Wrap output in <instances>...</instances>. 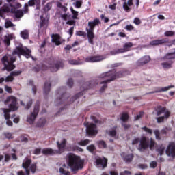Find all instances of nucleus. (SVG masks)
I'll use <instances>...</instances> for the list:
<instances>
[{
  "mask_svg": "<svg viewBox=\"0 0 175 175\" xmlns=\"http://www.w3.org/2000/svg\"><path fill=\"white\" fill-rule=\"evenodd\" d=\"M11 76H18L20 75H21V71L18 70V71H14V72H12L11 73Z\"/></svg>",
  "mask_w": 175,
  "mask_h": 175,
  "instance_id": "de8ad7c7",
  "label": "nucleus"
},
{
  "mask_svg": "<svg viewBox=\"0 0 175 175\" xmlns=\"http://www.w3.org/2000/svg\"><path fill=\"white\" fill-rule=\"evenodd\" d=\"M110 175H118V173L116 171H111L109 172Z\"/></svg>",
  "mask_w": 175,
  "mask_h": 175,
  "instance_id": "774afa93",
  "label": "nucleus"
},
{
  "mask_svg": "<svg viewBox=\"0 0 175 175\" xmlns=\"http://www.w3.org/2000/svg\"><path fill=\"white\" fill-rule=\"evenodd\" d=\"M40 19H41V27H43V24L46 23V19H44L43 16H40Z\"/></svg>",
  "mask_w": 175,
  "mask_h": 175,
  "instance_id": "13d9d810",
  "label": "nucleus"
},
{
  "mask_svg": "<svg viewBox=\"0 0 175 175\" xmlns=\"http://www.w3.org/2000/svg\"><path fill=\"white\" fill-rule=\"evenodd\" d=\"M91 141L90 139H83L78 142L79 146H87L90 144Z\"/></svg>",
  "mask_w": 175,
  "mask_h": 175,
  "instance_id": "cd10ccee",
  "label": "nucleus"
},
{
  "mask_svg": "<svg viewBox=\"0 0 175 175\" xmlns=\"http://www.w3.org/2000/svg\"><path fill=\"white\" fill-rule=\"evenodd\" d=\"M5 105H8V108H2L1 110L4 114V118L5 120H9L10 118V111H16L18 110V104L17 103V98L15 96H10L7 97L5 100Z\"/></svg>",
  "mask_w": 175,
  "mask_h": 175,
  "instance_id": "f03ea898",
  "label": "nucleus"
},
{
  "mask_svg": "<svg viewBox=\"0 0 175 175\" xmlns=\"http://www.w3.org/2000/svg\"><path fill=\"white\" fill-rule=\"evenodd\" d=\"M5 28H10V27H14V25L10 21H6L5 23Z\"/></svg>",
  "mask_w": 175,
  "mask_h": 175,
  "instance_id": "e433bc0d",
  "label": "nucleus"
},
{
  "mask_svg": "<svg viewBox=\"0 0 175 175\" xmlns=\"http://www.w3.org/2000/svg\"><path fill=\"white\" fill-rule=\"evenodd\" d=\"M117 129V127L114 126L111 129H108L106 131L107 135H109V136H111V137H115L116 135H117V131H116Z\"/></svg>",
  "mask_w": 175,
  "mask_h": 175,
  "instance_id": "5701e85b",
  "label": "nucleus"
},
{
  "mask_svg": "<svg viewBox=\"0 0 175 175\" xmlns=\"http://www.w3.org/2000/svg\"><path fill=\"white\" fill-rule=\"evenodd\" d=\"M20 35L23 39H28L29 36V33H28L27 30L21 31Z\"/></svg>",
  "mask_w": 175,
  "mask_h": 175,
  "instance_id": "bb28decb",
  "label": "nucleus"
},
{
  "mask_svg": "<svg viewBox=\"0 0 175 175\" xmlns=\"http://www.w3.org/2000/svg\"><path fill=\"white\" fill-rule=\"evenodd\" d=\"M4 136L6 139H13V134L12 133L5 132L4 133Z\"/></svg>",
  "mask_w": 175,
  "mask_h": 175,
  "instance_id": "37998d69",
  "label": "nucleus"
},
{
  "mask_svg": "<svg viewBox=\"0 0 175 175\" xmlns=\"http://www.w3.org/2000/svg\"><path fill=\"white\" fill-rule=\"evenodd\" d=\"M19 121H20V118L16 117L15 118H14V122L15 124H18Z\"/></svg>",
  "mask_w": 175,
  "mask_h": 175,
  "instance_id": "680f3d73",
  "label": "nucleus"
},
{
  "mask_svg": "<svg viewBox=\"0 0 175 175\" xmlns=\"http://www.w3.org/2000/svg\"><path fill=\"white\" fill-rule=\"evenodd\" d=\"M128 118H129L128 113H122L120 116L121 121H123V122H125V121H128Z\"/></svg>",
  "mask_w": 175,
  "mask_h": 175,
  "instance_id": "7c9ffc66",
  "label": "nucleus"
},
{
  "mask_svg": "<svg viewBox=\"0 0 175 175\" xmlns=\"http://www.w3.org/2000/svg\"><path fill=\"white\" fill-rule=\"evenodd\" d=\"M73 5L75 8L79 9V8H81V5H83V1L77 0L75 3H73Z\"/></svg>",
  "mask_w": 175,
  "mask_h": 175,
  "instance_id": "72a5a7b5",
  "label": "nucleus"
},
{
  "mask_svg": "<svg viewBox=\"0 0 175 175\" xmlns=\"http://www.w3.org/2000/svg\"><path fill=\"white\" fill-rule=\"evenodd\" d=\"M60 16L62 17V18H63V20H65L66 21V20H69V18L70 17V16L69 15V14H63L61 13Z\"/></svg>",
  "mask_w": 175,
  "mask_h": 175,
  "instance_id": "4c0bfd02",
  "label": "nucleus"
},
{
  "mask_svg": "<svg viewBox=\"0 0 175 175\" xmlns=\"http://www.w3.org/2000/svg\"><path fill=\"white\" fill-rule=\"evenodd\" d=\"M126 29L127 31H132V30H133V26H132V25H129L126 26Z\"/></svg>",
  "mask_w": 175,
  "mask_h": 175,
  "instance_id": "603ef678",
  "label": "nucleus"
},
{
  "mask_svg": "<svg viewBox=\"0 0 175 175\" xmlns=\"http://www.w3.org/2000/svg\"><path fill=\"white\" fill-rule=\"evenodd\" d=\"M171 88H174V85H169V86L162 88L161 89V91H163V92H165V91H169V90H170Z\"/></svg>",
  "mask_w": 175,
  "mask_h": 175,
  "instance_id": "79ce46f5",
  "label": "nucleus"
},
{
  "mask_svg": "<svg viewBox=\"0 0 175 175\" xmlns=\"http://www.w3.org/2000/svg\"><path fill=\"white\" fill-rule=\"evenodd\" d=\"M99 24H100L99 19H94L93 21L88 22L89 28H87L86 31L89 43L90 44L94 43V38H95V36L94 35V29L96 25H99Z\"/></svg>",
  "mask_w": 175,
  "mask_h": 175,
  "instance_id": "0eeeda50",
  "label": "nucleus"
},
{
  "mask_svg": "<svg viewBox=\"0 0 175 175\" xmlns=\"http://www.w3.org/2000/svg\"><path fill=\"white\" fill-rule=\"evenodd\" d=\"M59 173L61 174L64 175H70V172L68 170V167L64 164L60 168H59Z\"/></svg>",
  "mask_w": 175,
  "mask_h": 175,
  "instance_id": "b1692460",
  "label": "nucleus"
},
{
  "mask_svg": "<svg viewBox=\"0 0 175 175\" xmlns=\"http://www.w3.org/2000/svg\"><path fill=\"white\" fill-rule=\"evenodd\" d=\"M6 124L8 126H12V125H13V122L10 120H7L6 122Z\"/></svg>",
  "mask_w": 175,
  "mask_h": 175,
  "instance_id": "338daca9",
  "label": "nucleus"
},
{
  "mask_svg": "<svg viewBox=\"0 0 175 175\" xmlns=\"http://www.w3.org/2000/svg\"><path fill=\"white\" fill-rule=\"evenodd\" d=\"M150 165V167L154 169V167H157V161H152Z\"/></svg>",
  "mask_w": 175,
  "mask_h": 175,
  "instance_id": "3c124183",
  "label": "nucleus"
},
{
  "mask_svg": "<svg viewBox=\"0 0 175 175\" xmlns=\"http://www.w3.org/2000/svg\"><path fill=\"white\" fill-rule=\"evenodd\" d=\"M134 24H135L136 25H139L140 24V19L135 18L134 19Z\"/></svg>",
  "mask_w": 175,
  "mask_h": 175,
  "instance_id": "6e6d98bb",
  "label": "nucleus"
},
{
  "mask_svg": "<svg viewBox=\"0 0 175 175\" xmlns=\"http://www.w3.org/2000/svg\"><path fill=\"white\" fill-rule=\"evenodd\" d=\"M1 61L6 70H8V72H10V70H13V69L16 68V66L13 65V62L16 61V58L12 57L10 55H5L2 58Z\"/></svg>",
  "mask_w": 175,
  "mask_h": 175,
  "instance_id": "9d476101",
  "label": "nucleus"
},
{
  "mask_svg": "<svg viewBox=\"0 0 175 175\" xmlns=\"http://www.w3.org/2000/svg\"><path fill=\"white\" fill-rule=\"evenodd\" d=\"M34 154L36 155H39V154H40V148H37L34 150Z\"/></svg>",
  "mask_w": 175,
  "mask_h": 175,
  "instance_id": "5fc2aeb1",
  "label": "nucleus"
},
{
  "mask_svg": "<svg viewBox=\"0 0 175 175\" xmlns=\"http://www.w3.org/2000/svg\"><path fill=\"white\" fill-rule=\"evenodd\" d=\"M13 80H14V78H13L12 74H10V75H8V76L5 78V83H10V82L13 81Z\"/></svg>",
  "mask_w": 175,
  "mask_h": 175,
  "instance_id": "c9c22d12",
  "label": "nucleus"
},
{
  "mask_svg": "<svg viewBox=\"0 0 175 175\" xmlns=\"http://www.w3.org/2000/svg\"><path fill=\"white\" fill-rule=\"evenodd\" d=\"M22 166L25 170V174L23 171H19L17 173L18 175H29V172H31V173L36 172V163H32V161L29 158H25L23 160Z\"/></svg>",
  "mask_w": 175,
  "mask_h": 175,
  "instance_id": "20e7f679",
  "label": "nucleus"
},
{
  "mask_svg": "<svg viewBox=\"0 0 175 175\" xmlns=\"http://www.w3.org/2000/svg\"><path fill=\"white\" fill-rule=\"evenodd\" d=\"M40 3V1L39 0H30L29 1V6H33V5H35V3Z\"/></svg>",
  "mask_w": 175,
  "mask_h": 175,
  "instance_id": "c03bdc74",
  "label": "nucleus"
},
{
  "mask_svg": "<svg viewBox=\"0 0 175 175\" xmlns=\"http://www.w3.org/2000/svg\"><path fill=\"white\" fill-rule=\"evenodd\" d=\"M103 59H106V56L101 55V56H94V57H90L85 59L86 62H99L100 61H103Z\"/></svg>",
  "mask_w": 175,
  "mask_h": 175,
  "instance_id": "f3484780",
  "label": "nucleus"
},
{
  "mask_svg": "<svg viewBox=\"0 0 175 175\" xmlns=\"http://www.w3.org/2000/svg\"><path fill=\"white\" fill-rule=\"evenodd\" d=\"M140 169H147V165L146 164H141L139 165Z\"/></svg>",
  "mask_w": 175,
  "mask_h": 175,
  "instance_id": "69168bd1",
  "label": "nucleus"
},
{
  "mask_svg": "<svg viewBox=\"0 0 175 175\" xmlns=\"http://www.w3.org/2000/svg\"><path fill=\"white\" fill-rule=\"evenodd\" d=\"M39 113V105H36L34 107L33 111L27 116V121L29 124H33L35 122V120H36V117L38 116V113Z\"/></svg>",
  "mask_w": 175,
  "mask_h": 175,
  "instance_id": "4468645a",
  "label": "nucleus"
},
{
  "mask_svg": "<svg viewBox=\"0 0 175 175\" xmlns=\"http://www.w3.org/2000/svg\"><path fill=\"white\" fill-rule=\"evenodd\" d=\"M97 167L99 169H105L107 165V159L106 158H97L96 159Z\"/></svg>",
  "mask_w": 175,
  "mask_h": 175,
  "instance_id": "2eb2a0df",
  "label": "nucleus"
},
{
  "mask_svg": "<svg viewBox=\"0 0 175 175\" xmlns=\"http://www.w3.org/2000/svg\"><path fill=\"white\" fill-rule=\"evenodd\" d=\"M70 9L72 14V18L74 20H76V18H77V16H79V12L75 11V10H73V8H70Z\"/></svg>",
  "mask_w": 175,
  "mask_h": 175,
  "instance_id": "2f4dec72",
  "label": "nucleus"
},
{
  "mask_svg": "<svg viewBox=\"0 0 175 175\" xmlns=\"http://www.w3.org/2000/svg\"><path fill=\"white\" fill-rule=\"evenodd\" d=\"M71 150L72 151H79V152H83V148H81L77 146H75V145H73L72 146Z\"/></svg>",
  "mask_w": 175,
  "mask_h": 175,
  "instance_id": "473e14b6",
  "label": "nucleus"
},
{
  "mask_svg": "<svg viewBox=\"0 0 175 175\" xmlns=\"http://www.w3.org/2000/svg\"><path fill=\"white\" fill-rule=\"evenodd\" d=\"M46 125H47V120L44 118H41L37 121L36 126L38 128H43Z\"/></svg>",
  "mask_w": 175,
  "mask_h": 175,
  "instance_id": "4be33fe9",
  "label": "nucleus"
},
{
  "mask_svg": "<svg viewBox=\"0 0 175 175\" xmlns=\"http://www.w3.org/2000/svg\"><path fill=\"white\" fill-rule=\"evenodd\" d=\"M109 9L114 10L116 9V4H112L109 5Z\"/></svg>",
  "mask_w": 175,
  "mask_h": 175,
  "instance_id": "0e129e2a",
  "label": "nucleus"
},
{
  "mask_svg": "<svg viewBox=\"0 0 175 175\" xmlns=\"http://www.w3.org/2000/svg\"><path fill=\"white\" fill-rule=\"evenodd\" d=\"M86 149L88 150V151H89L90 152H94V151H95V146L94 145H90L88 146H87Z\"/></svg>",
  "mask_w": 175,
  "mask_h": 175,
  "instance_id": "ea45409f",
  "label": "nucleus"
},
{
  "mask_svg": "<svg viewBox=\"0 0 175 175\" xmlns=\"http://www.w3.org/2000/svg\"><path fill=\"white\" fill-rule=\"evenodd\" d=\"M142 131L147 133V135H152V130L150 129H148L146 126L142 127Z\"/></svg>",
  "mask_w": 175,
  "mask_h": 175,
  "instance_id": "c756f323",
  "label": "nucleus"
},
{
  "mask_svg": "<svg viewBox=\"0 0 175 175\" xmlns=\"http://www.w3.org/2000/svg\"><path fill=\"white\" fill-rule=\"evenodd\" d=\"M165 36H175V31H167L164 33Z\"/></svg>",
  "mask_w": 175,
  "mask_h": 175,
  "instance_id": "58836bf2",
  "label": "nucleus"
},
{
  "mask_svg": "<svg viewBox=\"0 0 175 175\" xmlns=\"http://www.w3.org/2000/svg\"><path fill=\"white\" fill-rule=\"evenodd\" d=\"M137 143H139V139L138 138L134 139L132 142V144H137Z\"/></svg>",
  "mask_w": 175,
  "mask_h": 175,
  "instance_id": "e2e57ef3",
  "label": "nucleus"
},
{
  "mask_svg": "<svg viewBox=\"0 0 175 175\" xmlns=\"http://www.w3.org/2000/svg\"><path fill=\"white\" fill-rule=\"evenodd\" d=\"M5 91H6V92H8V94H12V88L5 85Z\"/></svg>",
  "mask_w": 175,
  "mask_h": 175,
  "instance_id": "09e8293b",
  "label": "nucleus"
},
{
  "mask_svg": "<svg viewBox=\"0 0 175 175\" xmlns=\"http://www.w3.org/2000/svg\"><path fill=\"white\" fill-rule=\"evenodd\" d=\"M102 79H103V82L100 84H103L100 90V92H103L106 88H107V85L106 83H109V81H113L116 79V72L114 71H109L108 72H105L101 75Z\"/></svg>",
  "mask_w": 175,
  "mask_h": 175,
  "instance_id": "423d86ee",
  "label": "nucleus"
},
{
  "mask_svg": "<svg viewBox=\"0 0 175 175\" xmlns=\"http://www.w3.org/2000/svg\"><path fill=\"white\" fill-rule=\"evenodd\" d=\"M166 154L171 158H174L175 157V143H171L169 144L166 150Z\"/></svg>",
  "mask_w": 175,
  "mask_h": 175,
  "instance_id": "dca6fc26",
  "label": "nucleus"
},
{
  "mask_svg": "<svg viewBox=\"0 0 175 175\" xmlns=\"http://www.w3.org/2000/svg\"><path fill=\"white\" fill-rule=\"evenodd\" d=\"M122 125L123 128H124L125 129H128L131 126V125H129L126 123H122Z\"/></svg>",
  "mask_w": 175,
  "mask_h": 175,
  "instance_id": "4d7b16f0",
  "label": "nucleus"
},
{
  "mask_svg": "<svg viewBox=\"0 0 175 175\" xmlns=\"http://www.w3.org/2000/svg\"><path fill=\"white\" fill-rule=\"evenodd\" d=\"M24 55L26 58H31V50L23 46V44L16 43V49L12 52V55Z\"/></svg>",
  "mask_w": 175,
  "mask_h": 175,
  "instance_id": "6e6552de",
  "label": "nucleus"
},
{
  "mask_svg": "<svg viewBox=\"0 0 175 175\" xmlns=\"http://www.w3.org/2000/svg\"><path fill=\"white\" fill-rule=\"evenodd\" d=\"M131 47H133V44L132 42H126L124 44L123 49H120L111 51V55H116V54H120L121 53H126L129 51Z\"/></svg>",
  "mask_w": 175,
  "mask_h": 175,
  "instance_id": "f8f14e48",
  "label": "nucleus"
},
{
  "mask_svg": "<svg viewBox=\"0 0 175 175\" xmlns=\"http://www.w3.org/2000/svg\"><path fill=\"white\" fill-rule=\"evenodd\" d=\"M14 1L16 0H7V3L4 4V5L0 9V17L2 16V13H15L16 17L20 18V17H23L24 14L21 10L16 11L14 8Z\"/></svg>",
  "mask_w": 175,
  "mask_h": 175,
  "instance_id": "7ed1b4c3",
  "label": "nucleus"
},
{
  "mask_svg": "<svg viewBox=\"0 0 175 175\" xmlns=\"http://www.w3.org/2000/svg\"><path fill=\"white\" fill-rule=\"evenodd\" d=\"M57 8H59L62 12H66L68 10V8L66 6L62 5L61 3H57Z\"/></svg>",
  "mask_w": 175,
  "mask_h": 175,
  "instance_id": "f704fd0d",
  "label": "nucleus"
},
{
  "mask_svg": "<svg viewBox=\"0 0 175 175\" xmlns=\"http://www.w3.org/2000/svg\"><path fill=\"white\" fill-rule=\"evenodd\" d=\"M154 133L155 135V137L157 140L161 139V133H159V131L158 130H154Z\"/></svg>",
  "mask_w": 175,
  "mask_h": 175,
  "instance_id": "a19ab883",
  "label": "nucleus"
},
{
  "mask_svg": "<svg viewBox=\"0 0 175 175\" xmlns=\"http://www.w3.org/2000/svg\"><path fill=\"white\" fill-rule=\"evenodd\" d=\"M52 42H53V43H55L56 46H59V44H61V43H62L64 40H62V38H61V36H59V35L53 34L52 35Z\"/></svg>",
  "mask_w": 175,
  "mask_h": 175,
  "instance_id": "aec40b11",
  "label": "nucleus"
},
{
  "mask_svg": "<svg viewBox=\"0 0 175 175\" xmlns=\"http://www.w3.org/2000/svg\"><path fill=\"white\" fill-rule=\"evenodd\" d=\"M120 175H132L131 171H124L120 174Z\"/></svg>",
  "mask_w": 175,
  "mask_h": 175,
  "instance_id": "8fccbe9b",
  "label": "nucleus"
},
{
  "mask_svg": "<svg viewBox=\"0 0 175 175\" xmlns=\"http://www.w3.org/2000/svg\"><path fill=\"white\" fill-rule=\"evenodd\" d=\"M133 5V0H128L126 2H124L123 4V8L124 10H130L131 8L130 6H132Z\"/></svg>",
  "mask_w": 175,
  "mask_h": 175,
  "instance_id": "393cba45",
  "label": "nucleus"
},
{
  "mask_svg": "<svg viewBox=\"0 0 175 175\" xmlns=\"http://www.w3.org/2000/svg\"><path fill=\"white\" fill-rule=\"evenodd\" d=\"M84 126H86V133L89 135V136H96V135H98V129L94 124L85 122Z\"/></svg>",
  "mask_w": 175,
  "mask_h": 175,
  "instance_id": "9b49d317",
  "label": "nucleus"
},
{
  "mask_svg": "<svg viewBox=\"0 0 175 175\" xmlns=\"http://www.w3.org/2000/svg\"><path fill=\"white\" fill-rule=\"evenodd\" d=\"M44 91H45V92H49V91H50V83L45 84Z\"/></svg>",
  "mask_w": 175,
  "mask_h": 175,
  "instance_id": "49530a36",
  "label": "nucleus"
},
{
  "mask_svg": "<svg viewBox=\"0 0 175 175\" xmlns=\"http://www.w3.org/2000/svg\"><path fill=\"white\" fill-rule=\"evenodd\" d=\"M76 35L78 36H83L84 32H83V31H77Z\"/></svg>",
  "mask_w": 175,
  "mask_h": 175,
  "instance_id": "bf43d9fd",
  "label": "nucleus"
},
{
  "mask_svg": "<svg viewBox=\"0 0 175 175\" xmlns=\"http://www.w3.org/2000/svg\"><path fill=\"white\" fill-rule=\"evenodd\" d=\"M16 39V36L14 33H8L4 36L3 42L5 43V46H10V40H13Z\"/></svg>",
  "mask_w": 175,
  "mask_h": 175,
  "instance_id": "a211bd4d",
  "label": "nucleus"
},
{
  "mask_svg": "<svg viewBox=\"0 0 175 175\" xmlns=\"http://www.w3.org/2000/svg\"><path fill=\"white\" fill-rule=\"evenodd\" d=\"M158 116H161L157 118V122H163L165 120L169 118L170 113L165 108H162L157 113Z\"/></svg>",
  "mask_w": 175,
  "mask_h": 175,
  "instance_id": "ddd939ff",
  "label": "nucleus"
},
{
  "mask_svg": "<svg viewBox=\"0 0 175 175\" xmlns=\"http://www.w3.org/2000/svg\"><path fill=\"white\" fill-rule=\"evenodd\" d=\"M122 158L125 161V162H131L132 159H133V154H126L125 152H123L121 154Z\"/></svg>",
  "mask_w": 175,
  "mask_h": 175,
  "instance_id": "412c9836",
  "label": "nucleus"
},
{
  "mask_svg": "<svg viewBox=\"0 0 175 175\" xmlns=\"http://www.w3.org/2000/svg\"><path fill=\"white\" fill-rule=\"evenodd\" d=\"M66 143V140L65 139H62L57 142L58 150H54L51 148H46L42 149V154H44V155H53V154H62V152H64Z\"/></svg>",
  "mask_w": 175,
  "mask_h": 175,
  "instance_id": "39448f33",
  "label": "nucleus"
},
{
  "mask_svg": "<svg viewBox=\"0 0 175 175\" xmlns=\"http://www.w3.org/2000/svg\"><path fill=\"white\" fill-rule=\"evenodd\" d=\"M155 146V141L152 138L150 139V142L147 141V138L146 137H142L139 139V144L138 146L139 151H144L146 148H152Z\"/></svg>",
  "mask_w": 175,
  "mask_h": 175,
  "instance_id": "1a4fd4ad",
  "label": "nucleus"
},
{
  "mask_svg": "<svg viewBox=\"0 0 175 175\" xmlns=\"http://www.w3.org/2000/svg\"><path fill=\"white\" fill-rule=\"evenodd\" d=\"M67 164L70 167L71 171L76 173L84 166V160L76 154H70L67 157Z\"/></svg>",
  "mask_w": 175,
  "mask_h": 175,
  "instance_id": "f257e3e1",
  "label": "nucleus"
},
{
  "mask_svg": "<svg viewBox=\"0 0 175 175\" xmlns=\"http://www.w3.org/2000/svg\"><path fill=\"white\" fill-rule=\"evenodd\" d=\"M164 42H165L164 40H156L151 41L150 44L151 46H158L159 44H162Z\"/></svg>",
  "mask_w": 175,
  "mask_h": 175,
  "instance_id": "a878e982",
  "label": "nucleus"
},
{
  "mask_svg": "<svg viewBox=\"0 0 175 175\" xmlns=\"http://www.w3.org/2000/svg\"><path fill=\"white\" fill-rule=\"evenodd\" d=\"M159 151L160 155H162V154H163V152H165V148L161 147Z\"/></svg>",
  "mask_w": 175,
  "mask_h": 175,
  "instance_id": "052dcab7",
  "label": "nucleus"
},
{
  "mask_svg": "<svg viewBox=\"0 0 175 175\" xmlns=\"http://www.w3.org/2000/svg\"><path fill=\"white\" fill-rule=\"evenodd\" d=\"M150 61H151V58L150 57V56L146 55L137 60V65H138V66H143V65L148 64Z\"/></svg>",
  "mask_w": 175,
  "mask_h": 175,
  "instance_id": "6ab92c4d",
  "label": "nucleus"
},
{
  "mask_svg": "<svg viewBox=\"0 0 175 175\" xmlns=\"http://www.w3.org/2000/svg\"><path fill=\"white\" fill-rule=\"evenodd\" d=\"M98 146L101 148H105L106 147V143L104 141H99L98 142Z\"/></svg>",
  "mask_w": 175,
  "mask_h": 175,
  "instance_id": "a18cd8bd",
  "label": "nucleus"
},
{
  "mask_svg": "<svg viewBox=\"0 0 175 175\" xmlns=\"http://www.w3.org/2000/svg\"><path fill=\"white\" fill-rule=\"evenodd\" d=\"M142 116H143V112H140L139 114L137 115V116L135 118V120L137 121V120L142 118Z\"/></svg>",
  "mask_w": 175,
  "mask_h": 175,
  "instance_id": "864d4df0",
  "label": "nucleus"
},
{
  "mask_svg": "<svg viewBox=\"0 0 175 175\" xmlns=\"http://www.w3.org/2000/svg\"><path fill=\"white\" fill-rule=\"evenodd\" d=\"M50 68L52 72H57L59 69V64H53V66H51Z\"/></svg>",
  "mask_w": 175,
  "mask_h": 175,
  "instance_id": "c85d7f7f",
  "label": "nucleus"
}]
</instances>
